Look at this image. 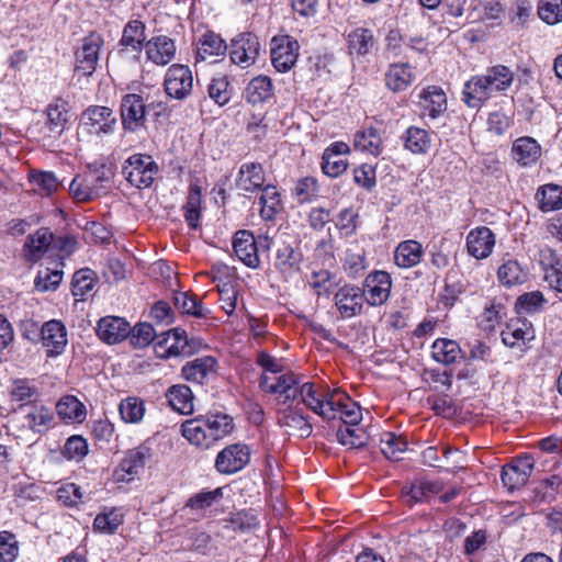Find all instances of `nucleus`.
Returning <instances> with one entry per match:
<instances>
[{
    "label": "nucleus",
    "mask_w": 562,
    "mask_h": 562,
    "mask_svg": "<svg viewBox=\"0 0 562 562\" xmlns=\"http://www.w3.org/2000/svg\"><path fill=\"white\" fill-rule=\"evenodd\" d=\"M514 71L505 65H496L484 75L471 77L463 87L462 101L473 109L480 108L493 92L506 91L514 81Z\"/></svg>",
    "instance_id": "nucleus-1"
},
{
    "label": "nucleus",
    "mask_w": 562,
    "mask_h": 562,
    "mask_svg": "<svg viewBox=\"0 0 562 562\" xmlns=\"http://www.w3.org/2000/svg\"><path fill=\"white\" fill-rule=\"evenodd\" d=\"M199 346L200 342L188 338L184 329L176 327L159 334L154 348L157 357L167 359L170 357L190 356Z\"/></svg>",
    "instance_id": "nucleus-2"
},
{
    "label": "nucleus",
    "mask_w": 562,
    "mask_h": 562,
    "mask_svg": "<svg viewBox=\"0 0 562 562\" xmlns=\"http://www.w3.org/2000/svg\"><path fill=\"white\" fill-rule=\"evenodd\" d=\"M52 419V412L43 405H22L11 420V428L21 432L30 430L34 434H43Z\"/></svg>",
    "instance_id": "nucleus-3"
},
{
    "label": "nucleus",
    "mask_w": 562,
    "mask_h": 562,
    "mask_svg": "<svg viewBox=\"0 0 562 562\" xmlns=\"http://www.w3.org/2000/svg\"><path fill=\"white\" fill-rule=\"evenodd\" d=\"M158 172V166L148 155L136 154L131 156L123 165L122 175L138 189L153 184Z\"/></svg>",
    "instance_id": "nucleus-4"
},
{
    "label": "nucleus",
    "mask_w": 562,
    "mask_h": 562,
    "mask_svg": "<svg viewBox=\"0 0 562 562\" xmlns=\"http://www.w3.org/2000/svg\"><path fill=\"white\" fill-rule=\"evenodd\" d=\"M297 397L301 402L315 414L324 419H335V404L338 402L333 398V392L324 393L315 387L311 382L300 383L297 387Z\"/></svg>",
    "instance_id": "nucleus-5"
},
{
    "label": "nucleus",
    "mask_w": 562,
    "mask_h": 562,
    "mask_svg": "<svg viewBox=\"0 0 562 562\" xmlns=\"http://www.w3.org/2000/svg\"><path fill=\"white\" fill-rule=\"evenodd\" d=\"M154 103H146L142 95L127 93L121 100L122 126L127 132H136L145 126L147 111Z\"/></svg>",
    "instance_id": "nucleus-6"
},
{
    "label": "nucleus",
    "mask_w": 562,
    "mask_h": 562,
    "mask_svg": "<svg viewBox=\"0 0 562 562\" xmlns=\"http://www.w3.org/2000/svg\"><path fill=\"white\" fill-rule=\"evenodd\" d=\"M260 43L258 36L244 32L235 36L229 46V58L233 64L246 69L254 65L259 56Z\"/></svg>",
    "instance_id": "nucleus-7"
},
{
    "label": "nucleus",
    "mask_w": 562,
    "mask_h": 562,
    "mask_svg": "<svg viewBox=\"0 0 562 562\" xmlns=\"http://www.w3.org/2000/svg\"><path fill=\"white\" fill-rule=\"evenodd\" d=\"M110 177L103 170H95L83 178L72 179L69 191L77 201H90L105 193Z\"/></svg>",
    "instance_id": "nucleus-8"
},
{
    "label": "nucleus",
    "mask_w": 562,
    "mask_h": 562,
    "mask_svg": "<svg viewBox=\"0 0 562 562\" xmlns=\"http://www.w3.org/2000/svg\"><path fill=\"white\" fill-rule=\"evenodd\" d=\"M249 461V447L244 443H233L217 453L214 467L218 473L231 475L241 471Z\"/></svg>",
    "instance_id": "nucleus-9"
},
{
    "label": "nucleus",
    "mask_w": 562,
    "mask_h": 562,
    "mask_svg": "<svg viewBox=\"0 0 562 562\" xmlns=\"http://www.w3.org/2000/svg\"><path fill=\"white\" fill-rule=\"evenodd\" d=\"M299 385V378L292 372L283 373L274 380L267 373H263L259 379L261 391L279 395L282 398L281 403L284 405L291 404L297 398Z\"/></svg>",
    "instance_id": "nucleus-10"
},
{
    "label": "nucleus",
    "mask_w": 562,
    "mask_h": 562,
    "mask_svg": "<svg viewBox=\"0 0 562 562\" xmlns=\"http://www.w3.org/2000/svg\"><path fill=\"white\" fill-rule=\"evenodd\" d=\"M299 43L289 35H278L271 40L270 56L273 67L280 72H286L296 63Z\"/></svg>",
    "instance_id": "nucleus-11"
},
{
    "label": "nucleus",
    "mask_w": 562,
    "mask_h": 562,
    "mask_svg": "<svg viewBox=\"0 0 562 562\" xmlns=\"http://www.w3.org/2000/svg\"><path fill=\"white\" fill-rule=\"evenodd\" d=\"M535 468V460L530 454L516 457L510 463L503 467L501 480L508 491L524 486Z\"/></svg>",
    "instance_id": "nucleus-12"
},
{
    "label": "nucleus",
    "mask_w": 562,
    "mask_h": 562,
    "mask_svg": "<svg viewBox=\"0 0 562 562\" xmlns=\"http://www.w3.org/2000/svg\"><path fill=\"white\" fill-rule=\"evenodd\" d=\"M82 126L91 135H106L114 131L116 116L108 106L91 105L82 114Z\"/></svg>",
    "instance_id": "nucleus-13"
},
{
    "label": "nucleus",
    "mask_w": 562,
    "mask_h": 562,
    "mask_svg": "<svg viewBox=\"0 0 562 562\" xmlns=\"http://www.w3.org/2000/svg\"><path fill=\"white\" fill-rule=\"evenodd\" d=\"M392 279L386 271H373L367 276L361 292L364 301L371 306L384 304L391 292Z\"/></svg>",
    "instance_id": "nucleus-14"
},
{
    "label": "nucleus",
    "mask_w": 562,
    "mask_h": 562,
    "mask_svg": "<svg viewBox=\"0 0 562 562\" xmlns=\"http://www.w3.org/2000/svg\"><path fill=\"white\" fill-rule=\"evenodd\" d=\"M167 94L182 100L190 94L193 86L192 72L188 66L172 65L168 68L164 81Z\"/></svg>",
    "instance_id": "nucleus-15"
},
{
    "label": "nucleus",
    "mask_w": 562,
    "mask_h": 562,
    "mask_svg": "<svg viewBox=\"0 0 562 562\" xmlns=\"http://www.w3.org/2000/svg\"><path fill=\"white\" fill-rule=\"evenodd\" d=\"M150 449L140 446L128 450L122 459L117 468L114 470L113 476L117 482H130L135 475L145 468L146 462L150 459Z\"/></svg>",
    "instance_id": "nucleus-16"
},
{
    "label": "nucleus",
    "mask_w": 562,
    "mask_h": 562,
    "mask_svg": "<svg viewBox=\"0 0 562 562\" xmlns=\"http://www.w3.org/2000/svg\"><path fill=\"white\" fill-rule=\"evenodd\" d=\"M216 368L217 361L214 357H198L181 368V376L190 383L203 385L215 378Z\"/></svg>",
    "instance_id": "nucleus-17"
},
{
    "label": "nucleus",
    "mask_w": 562,
    "mask_h": 562,
    "mask_svg": "<svg viewBox=\"0 0 562 562\" xmlns=\"http://www.w3.org/2000/svg\"><path fill=\"white\" fill-rule=\"evenodd\" d=\"M102 43L103 40L98 34H90L82 40L76 52V71L90 76L95 70Z\"/></svg>",
    "instance_id": "nucleus-18"
},
{
    "label": "nucleus",
    "mask_w": 562,
    "mask_h": 562,
    "mask_svg": "<svg viewBox=\"0 0 562 562\" xmlns=\"http://www.w3.org/2000/svg\"><path fill=\"white\" fill-rule=\"evenodd\" d=\"M348 144L344 142H335L330 144L323 153L322 170L331 178H336L346 171L348 167L345 155L349 153Z\"/></svg>",
    "instance_id": "nucleus-19"
},
{
    "label": "nucleus",
    "mask_w": 562,
    "mask_h": 562,
    "mask_svg": "<svg viewBox=\"0 0 562 562\" xmlns=\"http://www.w3.org/2000/svg\"><path fill=\"white\" fill-rule=\"evenodd\" d=\"M363 293L361 289L353 285H345L335 294V305L345 318L359 314L363 306Z\"/></svg>",
    "instance_id": "nucleus-20"
},
{
    "label": "nucleus",
    "mask_w": 562,
    "mask_h": 562,
    "mask_svg": "<svg viewBox=\"0 0 562 562\" xmlns=\"http://www.w3.org/2000/svg\"><path fill=\"white\" fill-rule=\"evenodd\" d=\"M227 50L225 41L214 32L202 35L196 44V63L214 64L223 57Z\"/></svg>",
    "instance_id": "nucleus-21"
},
{
    "label": "nucleus",
    "mask_w": 562,
    "mask_h": 562,
    "mask_svg": "<svg viewBox=\"0 0 562 562\" xmlns=\"http://www.w3.org/2000/svg\"><path fill=\"white\" fill-rule=\"evenodd\" d=\"M495 235L486 226L471 229L467 236V249L476 259L487 258L494 248Z\"/></svg>",
    "instance_id": "nucleus-22"
},
{
    "label": "nucleus",
    "mask_w": 562,
    "mask_h": 562,
    "mask_svg": "<svg viewBox=\"0 0 562 562\" xmlns=\"http://www.w3.org/2000/svg\"><path fill=\"white\" fill-rule=\"evenodd\" d=\"M131 326L122 317L106 316L99 321L97 334L99 338L110 345L117 344L130 336Z\"/></svg>",
    "instance_id": "nucleus-23"
},
{
    "label": "nucleus",
    "mask_w": 562,
    "mask_h": 562,
    "mask_svg": "<svg viewBox=\"0 0 562 562\" xmlns=\"http://www.w3.org/2000/svg\"><path fill=\"white\" fill-rule=\"evenodd\" d=\"M539 261L546 271L544 281L551 289L562 293V259L553 249L546 247L539 252Z\"/></svg>",
    "instance_id": "nucleus-24"
},
{
    "label": "nucleus",
    "mask_w": 562,
    "mask_h": 562,
    "mask_svg": "<svg viewBox=\"0 0 562 562\" xmlns=\"http://www.w3.org/2000/svg\"><path fill=\"white\" fill-rule=\"evenodd\" d=\"M422 114L431 119L438 117L447 110V97L438 86L424 88L419 93Z\"/></svg>",
    "instance_id": "nucleus-25"
},
{
    "label": "nucleus",
    "mask_w": 562,
    "mask_h": 562,
    "mask_svg": "<svg viewBox=\"0 0 562 562\" xmlns=\"http://www.w3.org/2000/svg\"><path fill=\"white\" fill-rule=\"evenodd\" d=\"M44 347L49 355H59L67 345V331L64 324L52 319L46 322L41 330Z\"/></svg>",
    "instance_id": "nucleus-26"
},
{
    "label": "nucleus",
    "mask_w": 562,
    "mask_h": 562,
    "mask_svg": "<svg viewBox=\"0 0 562 562\" xmlns=\"http://www.w3.org/2000/svg\"><path fill=\"white\" fill-rule=\"evenodd\" d=\"M145 48L148 59L159 66L169 64L176 54L173 41L165 35L150 38Z\"/></svg>",
    "instance_id": "nucleus-27"
},
{
    "label": "nucleus",
    "mask_w": 562,
    "mask_h": 562,
    "mask_svg": "<svg viewBox=\"0 0 562 562\" xmlns=\"http://www.w3.org/2000/svg\"><path fill=\"white\" fill-rule=\"evenodd\" d=\"M233 248L239 260L247 267L256 268L259 265L256 240L252 233L238 231L234 236Z\"/></svg>",
    "instance_id": "nucleus-28"
},
{
    "label": "nucleus",
    "mask_w": 562,
    "mask_h": 562,
    "mask_svg": "<svg viewBox=\"0 0 562 562\" xmlns=\"http://www.w3.org/2000/svg\"><path fill=\"white\" fill-rule=\"evenodd\" d=\"M265 172L260 164L245 162L240 166L236 186L240 191L254 192L265 186Z\"/></svg>",
    "instance_id": "nucleus-29"
},
{
    "label": "nucleus",
    "mask_w": 562,
    "mask_h": 562,
    "mask_svg": "<svg viewBox=\"0 0 562 562\" xmlns=\"http://www.w3.org/2000/svg\"><path fill=\"white\" fill-rule=\"evenodd\" d=\"M278 425L286 429L290 435H296L300 438H307L312 434V425L301 413L286 408L280 412Z\"/></svg>",
    "instance_id": "nucleus-30"
},
{
    "label": "nucleus",
    "mask_w": 562,
    "mask_h": 562,
    "mask_svg": "<svg viewBox=\"0 0 562 562\" xmlns=\"http://www.w3.org/2000/svg\"><path fill=\"white\" fill-rule=\"evenodd\" d=\"M333 398L338 402L335 404V419L339 413V418L345 426H356L361 422V408L348 395L333 391Z\"/></svg>",
    "instance_id": "nucleus-31"
},
{
    "label": "nucleus",
    "mask_w": 562,
    "mask_h": 562,
    "mask_svg": "<svg viewBox=\"0 0 562 562\" xmlns=\"http://www.w3.org/2000/svg\"><path fill=\"white\" fill-rule=\"evenodd\" d=\"M413 81L412 66L407 63L392 64L385 72V85L393 92L406 90Z\"/></svg>",
    "instance_id": "nucleus-32"
},
{
    "label": "nucleus",
    "mask_w": 562,
    "mask_h": 562,
    "mask_svg": "<svg viewBox=\"0 0 562 562\" xmlns=\"http://www.w3.org/2000/svg\"><path fill=\"white\" fill-rule=\"evenodd\" d=\"M431 356L435 361L449 366L462 358V351L456 340L438 338L431 346Z\"/></svg>",
    "instance_id": "nucleus-33"
},
{
    "label": "nucleus",
    "mask_w": 562,
    "mask_h": 562,
    "mask_svg": "<svg viewBox=\"0 0 562 562\" xmlns=\"http://www.w3.org/2000/svg\"><path fill=\"white\" fill-rule=\"evenodd\" d=\"M423 257V247L416 240H405L398 244L394 251V262L400 268L417 266Z\"/></svg>",
    "instance_id": "nucleus-34"
},
{
    "label": "nucleus",
    "mask_w": 562,
    "mask_h": 562,
    "mask_svg": "<svg viewBox=\"0 0 562 562\" xmlns=\"http://www.w3.org/2000/svg\"><path fill=\"white\" fill-rule=\"evenodd\" d=\"M145 40V24L139 20H132L124 26L119 45L134 53H139Z\"/></svg>",
    "instance_id": "nucleus-35"
},
{
    "label": "nucleus",
    "mask_w": 562,
    "mask_h": 562,
    "mask_svg": "<svg viewBox=\"0 0 562 562\" xmlns=\"http://www.w3.org/2000/svg\"><path fill=\"white\" fill-rule=\"evenodd\" d=\"M52 244L53 233L45 227L37 229L25 243L27 258L32 261L40 260Z\"/></svg>",
    "instance_id": "nucleus-36"
},
{
    "label": "nucleus",
    "mask_w": 562,
    "mask_h": 562,
    "mask_svg": "<svg viewBox=\"0 0 562 562\" xmlns=\"http://www.w3.org/2000/svg\"><path fill=\"white\" fill-rule=\"evenodd\" d=\"M513 155L519 165L529 166L540 158L541 148L533 138L521 137L514 143Z\"/></svg>",
    "instance_id": "nucleus-37"
},
{
    "label": "nucleus",
    "mask_w": 562,
    "mask_h": 562,
    "mask_svg": "<svg viewBox=\"0 0 562 562\" xmlns=\"http://www.w3.org/2000/svg\"><path fill=\"white\" fill-rule=\"evenodd\" d=\"M47 127L50 132V136L57 137L63 134L68 123V110L67 104L63 100H57L47 106Z\"/></svg>",
    "instance_id": "nucleus-38"
},
{
    "label": "nucleus",
    "mask_w": 562,
    "mask_h": 562,
    "mask_svg": "<svg viewBox=\"0 0 562 562\" xmlns=\"http://www.w3.org/2000/svg\"><path fill=\"white\" fill-rule=\"evenodd\" d=\"M167 397L170 406L181 413L190 414L193 411V394L189 386L183 384L172 385L168 389Z\"/></svg>",
    "instance_id": "nucleus-39"
},
{
    "label": "nucleus",
    "mask_w": 562,
    "mask_h": 562,
    "mask_svg": "<svg viewBox=\"0 0 562 562\" xmlns=\"http://www.w3.org/2000/svg\"><path fill=\"white\" fill-rule=\"evenodd\" d=\"M273 95L272 81L267 76H258L250 80L246 88V99L249 103L258 104Z\"/></svg>",
    "instance_id": "nucleus-40"
},
{
    "label": "nucleus",
    "mask_w": 562,
    "mask_h": 562,
    "mask_svg": "<svg viewBox=\"0 0 562 562\" xmlns=\"http://www.w3.org/2000/svg\"><path fill=\"white\" fill-rule=\"evenodd\" d=\"M536 200L542 212H551L562 209V188L557 184L540 187L536 193Z\"/></svg>",
    "instance_id": "nucleus-41"
},
{
    "label": "nucleus",
    "mask_w": 562,
    "mask_h": 562,
    "mask_svg": "<svg viewBox=\"0 0 562 562\" xmlns=\"http://www.w3.org/2000/svg\"><path fill=\"white\" fill-rule=\"evenodd\" d=\"M375 45L372 32L368 29H356L348 34L350 54L367 55Z\"/></svg>",
    "instance_id": "nucleus-42"
},
{
    "label": "nucleus",
    "mask_w": 562,
    "mask_h": 562,
    "mask_svg": "<svg viewBox=\"0 0 562 562\" xmlns=\"http://www.w3.org/2000/svg\"><path fill=\"white\" fill-rule=\"evenodd\" d=\"M119 412L123 422L137 424L142 422L145 416V403L138 397L130 396L121 401Z\"/></svg>",
    "instance_id": "nucleus-43"
},
{
    "label": "nucleus",
    "mask_w": 562,
    "mask_h": 562,
    "mask_svg": "<svg viewBox=\"0 0 562 562\" xmlns=\"http://www.w3.org/2000/svg\"><path fill=\"white\" fill-rule=\"evenodd\" d=\"M381 452L392 461H398L407 449V442L393 432H384L380 438Z\"/></svg>",
    "instance_id": "nucleus-44"
},
{
    "label": "nucleus",
    "mask_w": 562,
    "mask_h": 562,
    "mask_svg": "<svg viewBox=\"0 0 562 562\" xmlns=\"http://www.w3.org/2000/svg\"><path fill=\"white\" fill-rule=\"evenodd\" d=\"M498 280L506 286L522 284L527 280V272L516 260L504 262L497 271Z\"/></svg>",
    "instance_id": "nucleus-45"
},
{
    "label": "nucleus",
    "mask_w": 562,
    "mask_h": 562,
    "mask_svg": "<svg viewBox=\"0 0 562 562\" xmlns=\"http://www.w3.org/2000/svg\"><path fill=\"white\" fill-rule=\"evenodd\" d=\"M404 146L414 154H424L430 147V136L426 130L412 126L404 135Z\"/></svg>",
    "instance_id": "nucleus-46"
},
{
    "label": "nucleus",
    "mask_w": 562,
    "mask_h": 562,
    "mask_svg": "<svg viewBox=\"0 0 562 562\" xmlns=\"http://www.w3.org/2000/svg\"><path fill=\"white\" fill-rule=\"evenodd\" d=\"M260 215L263 220H272L280 207V195L273 186H265L259 198Z\"/></svg>",
    "instance_id": "nucleus-47"
},
{
    "label": "nucleus",
    "mask_w": 562,
    "mask_h": 562,
    "mask_svg": "<svg viewBox=\"0 0 562 562\" xmlns=\"http://www.w3.org/2000/svg\"><path fill=\"white\" fill-rule=\"evenodd\" d=\"M210 426V435L214 437L215 442L228 436L234 429V422L231 416L223 413L204 415Z\"/></svg>",
    "instance_id": "nucleus-48"
},
{
    "label": "nucleus",
    "mask_w": 562,
    "mask_h": 562,
    "mask_svg": "<svg viewBox=\"0 0 562 562\" xmlns=\"http://www.w3.org/2000/svg\"><path fill=\"white\" fill-rule=\"evenodd\" d=\"M381 143L376 130L368 128L356 134L353 146L356 149L378 156L381 154Z\"/></svg>",
    "instance_id": "nucleus-49"
},
{
    "label": "nucleus",
    "mask_w": 562,
    "mask_h": 562,
    "mask_svg": "<svg viewBox=\"0 0 562 562\" xmlns=\"http://www.w3.org/2000/svg\"><path fill=\"white\" fill-rule=\"evenodd\" d=\"M30 182L32 184V190L43 196L50 195L60 184L56 176L50 171L32 173Z\"/></svg>",
    "instance_id": "nucleus-50"
},
{
    "label": "nucleus",
    "mask_w": 562,
    "mask_h": 562,
    "mask_svg": "<svg viewBox=\"0 0 562 562\" xmlns=\"http://www.w3.org/2000/svg\"><path fill=\"white\" fill-rule=\"evenodd\" d=\"M336 437L339 443L351 449L364 447L368 440L366 431L361 428H355V426L339 427Z\"/></svg>",
    "instance_id": "nucleus-51"
},
{
    "label": "nucleus",
    "mask_w": 562,
    "mask_h": 562,
    "mask_svg": "<svg viewBox=\"0 0 562 562\" xmlns=\"http://www.w3.org/2000/svg\"><path fill=\"white\" fill-rule=\"evenodd\" d=\"M57 414L63 419L81 422L86 412L83 405L71 395L64 396L56 405Z\"/></svg>",
    "instance_id": "nucleus-52"
},
{
    "label": "nucleus",
    "mask_w": 562,
    "mask_h": 562,
    "mask_svg": "<svg viewBox=\"0 0 562 562\" xmlns=\"http://www.w3.org/2000/svg\"><path fill=\"white\" fill-rule=\"evenodd\" d=\"M182 436L191 443L205 449V435L202 428V415L186 420L181 426Z\"/></svg>",
    "instance_id": "nucleus-53"
},
{
    "label": "nucleus",
    "mask_w": 562,
    "mask_h": 562,
    "mask_svg": "<svg viewBox=\"0 0 562 562\" xmlns=\"http://www.w3.org/2000/svg\"><path fill=\"white\" fill-rule=\"evenodd\" d=\"M123 522V514L116 509L97 515L93 520V528L103 533H113Z\"/></svg>",
    "instance_id": "nucleus-54"
},
{
    "label": "nucleus",
    "mask_w": 562,
    "mask_h": 562,
    "mask_svg": "<svg viewBox=\"0 0 562 562\" xmlns=\"http://www.w3.org/2000/svg\"><path fill=\"white\" fill-rule=\"evenodd\" d=\"M173 305L183 314L201 317L204 315L203 306L195 297L187 292H175L172 296Z\"/></svg>",
    "instance_id": "nucleus-55"
},
{
    "label": "nucleus",
    "mask_w": 562,
    "mask_h": 562,
    "mask_svg": "<svg viewBox=\"0 0 562 562\" xmlns=\"http://www.w3.org/2000/svg\"><path fill=\"white\" fill-rule=\"evenodd\" d=\"M317 181L313 177L300 179L292 189L293 196L301 204L312 201V199L317 195Z\"/></svg>",
    "instance_id": "nucleus-56"
},
{
    "label": "nucleus",
    "mask_w": 562,
    "mask_h": 562,
    "mask_svg": "<svg viewBox=\"0 0 562 562\" xmlns=\"http://www.w3.org/2000/svg\"><path fill=\"white\" fill-rule=\"evenodd\" d=\"M538 15L547 24L559 23L562 20V0H540Z\"/></svg>",
    "instance_id": "nucleus-57"
},
{
    "label": "nucleus",
    "mask_w": 562,
    "mask_h": 562,
    "mask_svg": "<svg viewBox=\"0 0 562 562\" xmlns=\"http://www.w3.org/2000/svg\"><path fill=\"white\" fill-rule=\"evenodd\" d=\"M157 336L154 327L148 323L137 324L130 333L131 342L136 348L147 347L150 342L155 344Z\"/></svg>",
    "instance_id": "nucleus-58"
},
{
    "label": "nucleus",
    "mask_w": 562,
    "mask_h": 562,
    "mask_svg": "<svg viewBox=\"0 0 562 562\" xmlns=\"http://www.w3.org/2000/svg\"><path fill=\"white\" fill-rule=\"evenodd\" d=\"M529 329H524L521 327H515L513 325H508L506 329L502 331V340L503 342L510 348H519L522 350V347L526 345L527 340L532 339Z\"/></svg>",
    "instance_id": "nucleus-59"
},
{
    "label": "nucleus",
    "mask_w": 562,
    "mask_h": 562,
    "mask_svg": "<svg viewBox=\"0 0 562 562\" xmlns=\"http://www.w3.org/2000/svg\"><path fill=\"white\" fill-rule=\"evenodd\" d=\"M63 280V272L58 270H50L48 268L40 270L35 280L34 286L40 292L53 291Z\"/></svg>",
    "instance_id": "nucleus-60"
},
{
    "label": "nucleus",
    "mask_w": 562,
    "mask_h": 562,
    "mask_svg": "<svg viewBox=\"0 0 562 562\" xmlns=\"http://www.w3.org/2000/svg\"><path fill=\"white\" fill-rule=\"evenodd\" d=\"M19 554L15 536L9 531L0 532V562H13Z\"/></svg>",
    "instance_id": "nucleus-61"
},
{
    "label": "nucleus",
    "mask_w": 562,
    "mask_h": 562,
    "mask_svg": "<svg viewBox=\"0 0 562 562\" xmlns=\"http://www.w3.org/2000/svg\"><path fill=\"white\" fill-rule=\"evenodd\" d=\"M88 453V443L81 436H71L67 439L63 454L69 460H81Z\"/></svg>",
    "instance_id": "nucleus-62"
},
{
    "label": "nucleus",
    "mask_w": 562,
    "mask_h": 562,
    "mask_svg": "<svg viewBox=\"0 0 562 562\" xmlns=\"http://www.w3.org/2000/svg\"><path fill=\"white\" fill-rule=\"evenodd\" d=\"M223 496V491L217 487L213 491L200 492L194 496L190 497L187 502V506L192 509H204L210 507L216 499Z\"/></svg>",
    "instance_id": "nucleus-63"
},
{
    "label": "nucleus",
    "mask_w": 562,
    "mask_h": 562,
    "mask_svg": "<svg viewBox=\"0 0 562 562\" xmlns=\"http://www.w3.org/2000/svg\"><path fill=\"white\" fill-rule=\"evenodd\" d=\"M92 271L89 269L79 270L72 278V294L75 296H83L93 288Z\"/></svg>",
    "instance_id": "nucleus-64"
}]
</instances>
